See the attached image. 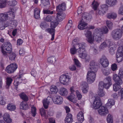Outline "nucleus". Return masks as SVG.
Masks as SVG:
<instances>
[{"label": "nucleus", "mask_w": 123, "mask_h": 123, "mask_svg": "<svg viewBox=\"0 0 123 123\" xmlns=\"http://www.w3.org/2000/svg\"><path fill=\"white\" fill-rule=\"evenodd\" d=\"M102 71L103 73L106 76L110 74L111 70L108 68H105L102 69Z\"/></svg>", "instance_id": "c756f323"}, {"label": "nucleus", "mask_w": 123, "mask_h": 123, "mask_svg": "<svg viewBox=\"0 0 123 123\" xmlns=\"http://www.w3.org/2000/svg\"><path fill=\"white\" fill-rule=\"evenodd\" d=\"M8 14H6L8 16V19L10 20V19H13L15 16V13L14 12L11 11Z\"/></svg>", "instance_id": "58836bf2"}, {"label": "nucleus", "mask_w": 123, "mask_h": 123, "mask_svg": "<svg viewBox=\"0 0 123 123\" xmlns=\"http://www.w3.org/2000/svg\"><path fill=\"white\" fill-rule=\"evenodd\" d=\"M111 36L112 38L114 40H118L122 37V32L120 29H116L111 32Z\"/></svg>", "instance_id": "39448f33"}, {"label": "nucleus", "mask_w": 123, "mask_h": 123, "mask_svg": "<svg viewBox=\"0 0 123 123\" xmlns=\"http://www.w3.org/2000/svg\"><path fill=\"white\" fill-rule=\"evenodd\" d=\"M89 65L90 70L88 71L87 73V79L88 83H91L95 80L96 73L98 70V65L97 63L94 61L90 62Z\"/></svg>", "instance_id": "f257e3e1"}, {"label": "nucleus", "mask_w": 123, "mask_h": 123, "mask_svg": "<svg viewBox=\"0 0 123 123\" xmlns=\"http://www.w3.org/2000/svg\"><path fill=\"white\" fill-rule=\"evenodd\" d=\"M6 87L7 89H8L9 88V87L12 83V79L11 78L7 77L6 78Z\"/></svg>", "instance_id": "473e14b6"}, {"label": "nucleus", "mask_w": 123, "mask_h": 123, "mask_svg": "<svg viewBox=\"0 0 123 123\" xmlns=\"http://www.w3.org/2000/svg\"><path fill=\"white\" fill-rule=\"evenodd\" d=\"M75 93H76V95L78 99L79 100L82 97V95L80 93L78 90L76 91Z\"/></svg>", "instance_id": "052dcab7"}, {"label": "nucleus", "mask_w": 123, "mask_h": 123, "mask_svg": "<svg viewBox=\"0 0 123 123\" xmlns=\"http://www.w3.org/2000/svg\"><path fill=\"white\" fill-rule=\"evenodd\" d=\"M50 27L51 28H55L56 26L58 24V23L57 21L51 22Z\"/></svg>", "instance_id": "603ef678"}, {"label": "nucleus", "mask_w": 123, "mask_h": 123, "mask_svg": "<svg viewBox=\"0 0 123 123\" xmlns=\"http://www.w3.org/2000/svg\"><path fill=\"white\" fill-rule=\"evenodd\" d=\"M118 13L123 15V5L119 8L118 11Z\"/></svg>", "instance_id": "69168bd1"}, {"label": "nucleus", "mask_w": 123, "mask_h": 123, "mask_svg": "<svg viewBox=\"0 0 123 123\" xmlns=\"http://www.w3.org/2000/svg\"><path fill=\"white\" fill-rule=\"evenodd\" d=\"M73 121L72 115L71 114H68L65 119V123H72Z\"/></svg>", "instance_id": "412c9836"}, {"label": "nucleus", "mask_w": 123, "mask_h": 123, "mask_svg": "<svg viewBox=\"0 0 123 123\" xmlns=\"http://www.w3.org/2000/svg\"><path fill=\"white\" fill-rule=\"evenodd\" d=\"M6 102L4 100V98L2 96L0 97V104L2 105H4L5 104Z\"/></svg>", "instance_id": "e2e57ef3"}, {"label": "nucleus", "mask_w": 123, "mask_h": 123, "mask_svg": "<svg viewBox=\"0 0 123 123\" xmlns=\"http://www.w3.org/2000/svg\"><path fill=\"white\" fill-rule=\"evenodd\" d=\"M46 110H45L43 108H42L40 110L41 115L42 116L45 117H46Z\"/></svg>", "instance_id": "de8ad7c7"}, {"label": "nucleus", "mask_w": 123, "mask_h": 123, "mask_svg": "<svg viewBox=\"0 0 123 123\" xmlns=\"http://www.w3.org/2000/svg\"><path fill=\"white\" fill-rule=\"evenodd\" d=\"M43 12L44 14H53V11H52L51 12L50 11L48 10L43 9Z\"/></svg>", "instance_id": "bf43d9fd"}, {"label": "nucleus", "mask_w": 123, "mask_h": 123, "mask_svg": "<svg viewBox=\"0 0 123 123\" xmlns=\"http://www.w3.org/2000/svg\"><path fill=\"white\" fill-rule=\"evenodd\" d=\"M107 4L110 6H113L115 5L117 2V0H106Z\"/></svg>", "instance_id": "7c9ffc66"}, {"label": "nucleus", "mask_w": 123, "mask_h": 123, "mask_svg": "<svg viewBox=\"0 0 123 123\" xmlns=\"http://www.w3.org/2000/svg\"><path fill=\"white\" fill-rule=\"evenodd\" d=\"M98 111V113L102 116H105L109 113L107 108L104 106H101Z\"/></svg>", "instance_id": "4468645a"}, {"label": "nucleus", "mask_w": 123, "mask_h": 123, "mask_svg": "<svg viewBox=\"0 0 123 123\" xmlns=\"http://www.w3.org/2000/svg\"><path fill=\"white\" fill-rule=\"evenodd\" d=\"M18 66L16 63H12L6 68V71L8 73L13 72L17 68Z\"/></svg>", "instance_id": "f8f14e48"}, {"label": "nucleus", "mask_w": 123, "mask_h": 123, "mask_svg": "<svg viewBox=\"0 0 123 123\" xmlns=\"http://www.w3.org/2000/svg\"><path fill=\"white\" fill-rule=\"evenodd\" d=\"M83 46L81 47L80 49H78V55L79 57L83 59H85L86 60L89 61L90 59V56L88 55L86 51L85 48V44L84 43H83Z\"/></svg>", "instance_id": "20e7f679"}, {"label": "nucleus", "mask_w": 123, "mask_h": 123, "mask_svg": "<svg viewBox=\"0 0 123 123\" xmlns=\"http://www.w3.org/2000/svg\"><path fill=\"white\" fill-rule=\"evenodd\" d=\"M102 105V102L100 98L97 97L95 98V100L94 101L93 104L92 105V108L97 109L101 107Z\"/></svg>", "instance_id": "1a4fd4ad"}, {"label": "nucleus", "mask_w": 123, "mask_h": 123, "mask_svg": "<svg viewBox=\"0 0 123 123\" xmlns=\"http://www.w3.org/2000/svg\"><path fill=\"white\" fill-rule=\"evenodd\" d=\"M108 30L106 26H104L101 29L97 28L95 29L94 32L98 36H101L103 34H106L108 32Z\"/></svg>", "instance_id": "6e6552de"}, {"label": "nucleus", "mask_w": 123, "mask_h": 123, "mask_svg": "<svg viewBox=\"0 0 123 123\" xmlns=\"http://www.w3.org/2000/svg\"><path fill=\"white\" fill-rule=\"evenodd\" d=\"M7 108L8 110L11 111L15 110L16 109V107L15 105H13L12 104H9L7 105Z\"/></svg>", "instance_id": "e433bc0d"}, {"label": "nucleus", "mask_w": 123, "mask_h": 123, "mask_svg": "<svg viewBox=\"0 0 123 123\" xmlns=\"http://www.w3.org/2000/svg\"><path fill=\"white\" fill-rule=\"evenodd\" d=\"M111 47L109 49V51L111 55H113L115 53V48L114 47V46H113Z\"/></svg>", "instance_id": "4d7b16f0"}, {"label": "nucleus", "mask_w": 123, "mask_h": 123, "mask_svg": "<svg viewBox=\"0 0 123 123\" xmlns=\"http://www.w3.org/2000/svg\"><path fill=\"white\" fill-rule=\"evenodd\" d=\"M121 85L118 84L117 83H115L113 85V90L115 91H117L121 88L120 86Z\"/></svg>", "instance_id": "c9c22d12"}, {"label": "nucleus", "mask_w": 123, "mask_h": 123, "mask_svg": "<svg viewBox=\"0 0 123 123\" xmlns=\"http://www.w3.org/2000/svg\"><path fill=\"white\" fill-rule=\"evenodd\" d=\"M46 31L52 35V38L51 40L52 41L53 40L54 38V35L55 30L54 28H48L46 30Z\"/></svg>", "instance_id": "b1692460"}, {"label": "nucleus", "mask_w": 123, "mask_h": 123, "mask_svg": "<svg viewBox=\"0 0 123 123\" xmlns=\"http://www.w3.org/2000/svg\"><path fill=\"white\" fill-rule=\"evenodd\" d=\"M41 2L42 5L44 6H49L50 5V3L49 0H41Z\"/></svg>", "instance_id": "a18cd8bd"}, {"label": "nucleus", "mask_w": 123, "mask_h": 123, "mask_svg": "<svg viewBox=\"0 0 123 123\" xmlns=\"http://www.w3.org/2000/svg\"><path fill=\"white\" fill-rule=\"evenodd\" d=\"M52 18L51 16L49 15H48L45 18L44 20L47 22H50L51 21Z\"/></svg>", "instance_id": "680f3d73"}, {"label": "nucleus", "mask_w": 123, "mask_h": 123, "mask_svg": "<svg viewBox=\"0 0 123 123\" xmlns=\"http://www.w3.org/2000/svg\"><path fill=\"white\" fill-rule=\"evenodd\" d=\"M100 63L102 66L104 68L108 66L109 62L106 56L104 55H102L99 59Z\"/></svg>", "instance_id": "ddd939ff"}, {"label": "nucleus", "mask_w": 123, "mask_h": 123, "mask_svg": "<svg viewBox=\"0 0 123 123\" xmlns=\"http://www.w3.org/2000/svg\"><path fill=\"white\" fill-rule=\"evenodd\" d=\"M107 9L108 7L106 5L104 4L101 5V8L96 11V14L97 17H98L99 15L103 16Z\"/></svg>", "instance_id": "0eeeda50"}, {"label": "nucleus", "mask_w": 123, "mask_h": 123, "mask_svg": "<svg viewBox=\"0 0 123 123\" xmlns=\"http://www.w3.org/2000/svg\"><path fill=\"white\" fill-rule=\"evenodd\" d=\"M107 120L108 123H113V119L112 116L110 114L107 117Z\"/></svg>", "instance_id": "09e8293b"}, {"label": "nucleus", "mask_w": 123, "mask_h": 123, "mask_svg": "<svg viewBox=\"0 0 123 123\" xmlns=\"http://www.w3.org/2000/svg\"><path fill=\"white\" fill-rule=\"evenodd\" d=\"M34 17L35 18L39 19L40 18V10L38 8H35L34 10Z\"/></svg>", "instance_id": "aec40b11"}, {"label": "nucleus", "mask_w": 123, "mask_h": 123, "mask_svg": "<svg viewBox=\"0 0 123 123\" xmlns=\"http://www.w3.org/2000/svg\"><path fill=\"white\" fill-rule=\"evenodd\" d=\"M5 28L4 23L3 22L0 21V29L2 30L4 29Z\"/></svg>", "instance_id": "774afa93"}, {"label": "nucleus", "mask_w": 123, "mask_h": 123, "mask_svg": "<svg viewBox=\"0 0 123 123\" xmlns=\"http://www.w3.org/2000/svg\"><path fill=\"white\" fill-rule=\"evenodd\" d=\"M111 69L113 71L116 70L117 68V65L115 63L112 64L111 65Z\"/></svg>", "instance_id": "338daca9"}, {"label": "nucleus", "mask_w": 123, "mask_h": 123, "mask_svg": "<svg viewBox=\"0 0 123 123\" xmlns=\"http://www.w3.org/2000/svg\"><path fill=\"white\" fill-rule=\"evenodd\" d=\"M107 25L110 29H112L113 26V23L110 21L107 20L106 21Z\"/></svg>", "instance_id": "49530a36"}, {"label": "nucleus", "mask_w": 123, "mask_h": 123, "mask_svg": "<svg viewBox=\"0 0 123 123\" xmlns=\"http://www.w3.org/2000/svg\"><path fill=\"white\" fill-rule=\"evenodd\" d=\"M8 20V16L4 13L0 14V20L2 21Z\"/></svg>", "instance_id": "cd10ccee"}, {"label": "nucleus", "mask_w": 123, "mask_h": 123, "mask_svg": "<svg viewBox=\"0 0 123 123\" xmlns=\"http://www.w3.org/2000/svg\"><path fill=\"white\" fill-rule=\"evenodd\" d=\"M117 16V14L116 13L114 12H112L108 13L107 15V17L108 18H112L115 19L116 18Z\"/></svg>", "instance_id": "bb28decb"}, {"label": "nucleus", "mask_w": 123, "mask_h": 123, "mask_svg": "<svg viewBox=\"0 0 123 123\" xmlns=\"http://www.w3.org/2000/svg\"><path fill=\"white\" fill-rule=\"evenodd\" d=\"M21 98L25 101H27L28 100V98L27 96L24 93H21L19 95Z\"/></svg>", "instance_id": "f704fd0d"}, {"label": "nucleus", "mask_w": 123, "mask_h": 123, "mask_svg": "<svg viewBox=\"0 0 123 123\" xmlns=\"http://www.w3.org/2000/svg\"><path fill=\"white\" fill-rule=\"evenodd\" d=\"M118 75L122 79L123 78V69H120L119 70Z\"/></svg>", "instance_id": "0e129e2a"}, {"label": "nucleus", "mask_w": 123, "mask_h": 123, "mask_svg": "<svg viewBox=\"0 0 123 123\" xmlns=\"http://www.w3.org/2000/svg\"><path fill=\"white\" fill-rule=\"evenodd\" d=\"M4 120L6 122L10 123L12 122V119L10 118L9 114L7 113H6L4 114L3 116Z\"/></svg>", "instance_id": "393cba45"}, {"label": "nucleus", "mask_w": 123, "mask_h": 123, "mask_svg": "<svg viewBox=\"0 0 123 123\" xmlns=\"http://www.w3.org/2000/svg\"><path fill=\"white\" fill-rule=\"evenodd\" d=\"M115 104L114 101L112 99H108L107 103L106 104V106L107 107H110L113 105Z\"/></svg>", "instance_id": "2f4dec72"}, {"label": "nucleus", "mask_w": 123, "mask_h": 123, "mask_svg": "<svg viewBox=\"0 0 123 123\" xmlns=\"http://www.w3.org/2000/svg\"><path fill=\"white\" fill-rule=\"evenodd\" d=\"M116 57L117 58V61L118 62H120L123 60V56L119 55L117 56V54H116Z\"/></svg>", "instance_id": "6e6d98bb"}, {"label": "nucleus", "mask_w": 123, "mask_h": 123, "mask_svg": "<svg viewBox=\"0 0 123 123\" xmlns=\"http://www.w3.org/2000/svg\"><path fill=\"white\" fill-rule=\"evenodd\" d=\"M1 48L3 55L7 56L9 55L10 59L12 61L14 60L16 55L14 53L11 52L12 50V45L9 42H5L1 46Z\"/></svg>", "instance_id": "f03ea898"}, {"label": "nucleus", "mask_w": 123, "mask_h": 123, "mask_svg": "<svg viewBox=\"0 0 123 123\" xmlns=\"http://www.w3.org/2000/svg\"><path fill=\"white\" fill-rule=\"evenodd\" d=\"M7 0H0V8H4L6 5V1Z\"/></svg>", "instance_id": "a19ab883"}, {"label": "nucleus", "mask_w": 123, "mask_h": 123, "mask_svg": "<svg viewBox=\"0 0 123 123\" xmlns=\"http://www.w3.org/2000/svg\"><path fill=\"white\" fill-rule=\"evenodd\" d=\"M50 90L51 92L55 93H56L58 91V90L56 86L54 85L51 86Z\"/></svg>", "instance_id": "79ce46f5"}, {"label": "nucleus", "mask_w": 123, "mask_h": 123, "mask_svg": "<svg viewBox=\"0 0 123 123\" xmlns=\"http://www.w3.org/2000/svg\"><path fill=\"white\" fill-rule=\"evenodd\" d=\"M47 60L49 62L51 63L55 62L56 61L55 58V56H51L49 57Z\"/></svg>", "instance_id": "c03bdc74"}, {"label": "nucleus", "mask_w": 123, "mask_h": 123, "mask_svg": "<svg viewBox=\"0 0 123 123\" xmlns=\"http://www.w3.org/2000/svg\"><path fill=\"white\" fill-rule=\"evenodd\" d=\"M113 80L115 83H117L119 84H122L123 82L122 79L117 74H114L113 75Z\"/></svg>", "instance_id": "2eb2a0df"}, {"label": "nucleus", "mask_w": 123, "mask_h": 123, "mask_svg": "<svg viewBox=\"0 0 123 123\" xmlns=\"http://www.w3.org/2000/svg\"><path fill=\"white\" fill-rule=\"evenodd\" d=\"M17 3V2L15 0L9 1L8 2V4L10 6H15Z\"/></svg>", "instance_id": "8fccbe9b"}, {"label": "nucleus", "mask_w": 123, "mask_h": 123, "mask_svg": "<svg viewBox=\"0 0 123 123\" xmlns=\"http://www.w3.org/2000/svg\"><path fill=\"white\" fill-rule=\"evenodd\" d=\"M92 5L93 8L94 10H97V8L99 5V4L98 2L94 0L92 2Z\"/></svg>", "instance_id": "37998d69"}, {"label": "nucleus", "mask_w": 123, "mask_h": 123, "mask_svg": "<svg viewBox=\"0 0 123 123\" xmlns=\"http://www.w3.org/2000/svg\"><path fill=\"white\" fill-rule=\"evenodd\" d=\"M83 43H77L74 46H73L70 49L71 53L73 54H75L76 51L78 53V49H80L81 47L83 46Z\"/></svg>", "instance_id": "9b49d317"}, {"label": "nucleus", "mask_w": 123, "mask_h": 123, "mask_svg": "<svg viewBox=\"0 0 123 123\" xmlns=\"http://www.w3.org/2000/svg\"><path fill=\"white\" fill-rule=\"evenodd\" d=\"M63 100V98L60 96H56L53 100L54 103L57 105L61 104L62 103Z\"/></svg>", "instance_id": "dca6fc26"}, {"label": "nucleus", "mask_w": 123, "mask_h": 123, "mask_svg": "<svg viewBox=\"0 0 123 123\" xmlns=\"http://www.w3.org/2000/svg\"><path fill=\"white\" fill-rule=\"evenodd\" d=\"M92 18L91 15L87 12H84L81 14V18L80 22L78 27L80 30L86 29L87 28L86 22L90 20Z\"/></svg>", "instance_id": "7ed1b4c3"}, {"label": "nucleus", "mask_w": 123, "mask_h": 123, "mask_svg": "<svg viewBox=\"0 0 123 123\" xmlns=\"http://www.w3.org/2000/svg\"><path fill=\"white\" fill-rule=\"evenodd\" d=\"M105 88L104 86H102L99 85H98L99 91L98 92V95L100 97L104 96L105 95V92L104 91L103 89Z\"/></svg>", "instance_id": "a211bd4d"}, {"label": "nucleus", "mask_w": 123, "mask_h": 123, "mask_svg": "<svg viewBox=\"0 0 123 123\" xmlns=\"http://www.w3.org/2000/svg\"><path fill=\"white\" fill-rule=\"evenodd\" d=\"M77 118L78 121L80 123H81L84 121L83 114L82 111H80L78 113L77 115Z\"/></svg>", "instance_id": "4be33fe9"}, {"label": "nucleus", "mask_w": 123, "mask_h": 123, "mask_svg": "<svg viewBox=\"0 0 123 123\" xmlns=\"http://www.w3.org/2000/svg\"><path fill=\"white\" fill-rule=\"evenodd\" d=\"M87 41L88 42L92 44L93 43L94 41V39L92 36L87 37Z\"/></svg>", "instance_id": "5fc2aeb1"}, {"label": "nucleus", "mask_w": 123, "mask_h": 123, "mask_svg": "<svg viewBox=\"0 0 123 123\" xmlns=\"http://www.w3.org/2000/svg\"><path fill=\"white\" fill-rule=\"evenodd\" d=\"M20 108L21 109L25 110L28 109V106L27 103H24L23 101L20 103Z\"/></svg>", "instance_id": "4c0bfd02"}, {"label": "nucleus", "mask_w": 123, "mask_h": 123, "mask_svg": "<svg viewBox=\"0 0 123 123\" xmlns=\"http://www.w3.org/2000/svg\"><path fill=\"white\" fill-rule=\"evenodd\" d=\"M59 93L60 95L63 96H66L68 94L67 90L64 88H61Z\"/></svg>", "instance_id": "a878e982"}, {"label": "nucleus", "mask_w": 123, "mask_h": 123, "mask_svg": "<svg viewBox=\"0 0 123 123\" xmlns=\"http://www.w3.org/2000/svg\"><path fill=\"white\" fill-rule=\"evenodd\" d=\"M84 34L87 37L92 36L91 31L89 30H85L84 31Z\"/></svg>", "instance_id": "3c124183"}, {"label": "nucleus", "mask_w": 123, "mask_h": 123, "mask_svg": "<svg viewBox=\"0 0 123 123\" xmlns=\"http://www.w3.org/2000/svg\"><path fill=\"white\" fill-rule=\"evenodd\" d=\"M109 41L108 40H106L101 43L100 46V48L101 49H103L108 46Z\"/></svg>", "instance_id": "ea45409f"}, {"label": "nucleus", "mask_w": 123, "mask_h": 123, "mask_svg": "<svg viewBox=\"0 0 123 123\" xmlns=\"http://www.w3.org/2000/svg\"><path fill=\"white\" fill-rule=\"evenodd\" d=\"M13 20L11 19L9 20L8 21L9 22L7 23V25H12L14 26H16L17 24V21L16 20Z\"/></svg>", "instance_id": "72a5a7b5"}, {"label": "nucleus", "mask_w": 123, "mask_h": 123, "mask_svg": "<svg viewBox=\"0 0 123 123\" xmlns=\"http://www.w3.org/2000/svg\"><path fill=\"white\" fill-rule=\"evenodd\" d=\"M50 99H52V98L49 97H48L47 99H44L43 100V106L45 109H46L48 108Z\"/></svg>", "instance_id": "6ab92c4d"}, {"label": "nucleus", "mask_w": 123, "mask_h": 123, "mask_svg": "<svg viewBox=\"0 0 123 123\" xmlns=\"http://www.w3.org/2000/svg\"><path fill=\"white\" fill-rule=\"evenodd\" d=\"M99 84L102 86H104L105 88L108 89L112 85L111 80L110 76L107 77L103 81L100 82Z\"/></svg>", "instance_id": "423d86ee"}, {"label": "nucleus", "mask_w": 123, "mask_h": 123, "mask_svg": "<svg viewBox=\"0 0 123 123\" xmlns=\"http://www.w3.org/2000/svg\"><path fill=\"white\" fill-rule=\"evenodd\" d=\"M66 15L64 13H57V19L56 20L59 21L62 20L65 17Z\"/></svg>", "instance_id": "5701e85b"}, {"label": "nucleus", "mask_w": 123, "mask_h": 123, "mask_svg": "<svg viewBox=\"0 0 123 123\" xmlns=\"http://www.w3.org/2000/svg\"><path fill=\"white\" fill-rule=\"evenodd\" d=\"M117 56H123V47L120 46L118 48L116 54Z\"/></svg>", "instance_id": "c85d7f7f"}, {"label": "nucleus", "mask_w": 123, "mask_h": 123, "mask_svg": "<svg viewBox=\"0 0 123 123\" xmlns=\"http://www.w3.org/2000/svg\"><path fill=\"white\" fill-rule=\"evenodd\" d=\"M70 78L69 76L66 74L62 75L60 78V82L63 85H67L68 84V82Z\"/></svg>", "instance_id": "9d476101"}, {"label": "nucleus", "mask_w": 123, "mask_h": 123, "mask_svg": "<svg viewBox=\"0 0 123 123\" xmlns=\"http://www.w3.org/2000/svg\"><path fill=\"white\" fill-rule=\"evenodd\" d=\"M82 88L88 87V84L86 82L83 81L81 84Z\"/></svg>", "instance_id": "13d9d810"}, {"label": "nucleus", "mask_w": 123, "mask_h": 123, "mask_svg": "<svg viewBox=\"0 0 123 123\" xmlns=\"http://www.w3.org/2000/svg\"><path fill=\"white\" fill-rule=\"evenodd\" d=\"M66 7V4L63 2L59 5L56 6V11L58 12H62L65 10Z\"/></svg>", "instance_id": "f3484780"}, {"label": "nucleus", "mask_w": 123, "mask_h": 123, "mask_svg": "<svg viewBox=\"0 0 123 123\" xmlns=\"http://www.w3.org/2000/svg\"><path fill=\"white\" fill-rule=\"evenodd\" d=\"M31 112L32 115L33 117H35L36 114V107L33 106L31 107Z\"/></svg>", "instance_id": "864d4df0"}]
</instances>
